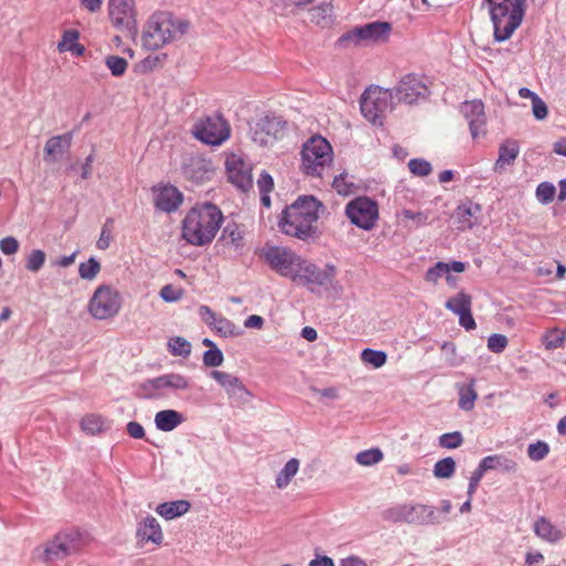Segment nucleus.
Wrapping results in <instances>:
<instances>
[{
    "mask_svg": "<svg viewBox=\"0 0 566 566\" xmlns=\"http://www.w3.org/2000/svg\"><path fill=\"white\" fill-rule=\"evenodd\" d=\"M223 221L219 207L203 202L192 207L182 220L181 235L190 244L205 247L212 242Z\"/></svg>",
    "mask_w": 566,
    "mask_h": 566,
    "instance_id": "1",
    "label": "nucleus"
},
{
    "mask_svg": "<svg viewBox=\"0 0 566 566\" xmlns=\"http://www.w3.org/2000/svg\"><path fill=\"white\" fill-rule=\"evenodd\" d=\"M322 203L313 196L298 197L286 207L279 222L281 231L287 235L306 241L316 234L314 223L317 221Z\"/></svg>",
    "mask_w": 566,
    "mask_h": 566,
    "instance_id": "2",
    "label": "nucleus"
},
{
    "mask_svg": "<svg viewBox=\"0 0 566 566\" xmlns=\"http://www.w3.org/2000/svg\"><path fill=\"white\" fill-rule=\"evenodd\" d=\"M189 23L167 11L151 14L143 33V45L147 50H158L177 41L187 32Z\"/></svg>",
    "mask_w": 566,
    "mask_h": 566,
    "instance_id": "3",
    "label": "nucleus"
},
{
    "mask_svg": "<svg viewBox=\"0 0 566 566\" xmlns=\"http://www.w3.org/2000/svg\"><path fill=\"white\" fill-rule=\"evenodd\" d=\"M336 274L337 269L334 264L328 263L324 268H319L303 259L292 281L318 296L332 291L335 295H338L343 287L336 281Z\"/></svg>",
    "mask_w": 566,
    "mask_h": 566,
    "instance_id": "4",
    "label": "nucleus"
},
{
    "mask_svg": "<svg viewBox=\"0 0 566 566\" xmlns=\"http://www.w3.org/2000/svg\"><path fill=\"white\" fill-rule=\"evenodd\" d=\"M84 545L82 534L76 530L57 533L43 547L35 549V557L45 564L62 560L81 551Z\"/></svg>",
    "mask_w": 566,
    "mask_h": 566,
    "instance_id": "5",
    "label": "nucleus"
},
{
    "mask_svg": "<svg viewBox=\"0 0 566 566\" xmlns=\"http://www.w3.org/2000/svg\"><path fill=\"white\" fill-rule=\"evenodd\" d=\"M302 169L312 177H322L333 161V148L322 136L311 137L302 147Z\"/></svg>",
    "mask_w": 566,
    "mask_h": 566,
    "instance_id": "6",
    "label": "nucleus"
},
{
    "mask_svg": "<svg viewBox=\"0 0 566 566\" xmlns=\"http://www.w3.org/2000/svg\"><path fill=\"white\" fill-rule=\"evenodd\" d=\"M384 521L390 523H407L416 525L439 524V517L434 506L424 504L402 503L395 504L381 512Z\"/></svg>",
    "mask_w": 566,
    "mask_h": 566,
    "instance_id": "7",
    "label": "nucleus"
},
{
    "mask_svg": "<svg viewBox=\"0 0 566 566\" xmlns=\"http://www.w3.org/2000/svg\"><path fill=\"white\" fill-rule=\"evenodd\" d=\"M394 93L391 90L370 86L360 96V112L374 125H381L384 115L392 108Z\"/></svg>",
    "mask_w": 566,
    "mask_h": 566,
    "instance_id": "8",
    "label": "nucleus"
},
{
    "mask_svg": "<svg viewBox=\"0 0 566 566\" xmlns=\"http://www.w3.org/2000/svg\"><path fill=\"white\" fill-rule=\"evenodd\" d=\"M262 255L273 271L290 280H293L303 260L292 249L279 245H266Z\"/></svg>",
    "mask_w": 566,
    "mask_h": 566,
    "instance_id": "9",
    "label": "nucleus"
},
{
    "mask_svg": "<svg viewBox=\"0 0 566 566\" xmlns=\"http://www.w3.org/2000/svg\"><path fill=\"white\" fill-rule=\"evenodd\" d=\"M286 128V122L275 114L266 113L250 126L253 143L268 147L282 138Z\"/></svg>",
    "mask_w": 566,
    "mask_h": 566,
    "instance_id": "10",
    "label": "nucleus"
},
{
    "mask_svg": "<svg viewBox=\"0 0 566 566\" xmlns=\"http://www.w3.org/2000/svg\"><path fill=\"white\" fill-rule=\"evenodd\" d=\"M188 388V378L175 373L146 379L139 386L140 395L145 399H157L171 391L187 390Z\"/></svg>",
    "mask_w": 566,
    "mask_h": 566,
    "instance_id": "11",
    "label": "nucleus"
},
{
    "mask_svg": "<svg viewBox=\"0 0 566 566\" xmlns=\"http://www.w3.org/2000/svg\"><path fill=\"white\" fill-rule=\"evenodd\" d=\"M120 310V296L112 286L99 285L88 302V311L96 319H107Z\"/></svg>",
    "mask_w": 566,
    "mask_h": 566,
    "instance_id": "12",
    "label": "nucleus"
},
{
    "mask_svg": "<svg viewBox=\"0 0 566 566\" xmlns=\"http://www.w3.org/2000/svg\"><path fill=\"white\" fill-rule=\"evenodd\" d=\"M345 213L353 224L368 231L378 219V206L368 197H358L347 203Z\"/></svg>",
    "mask_w": 566,
    "mask_h": 566,
    "instance_id": "13",
    "label": "nucleus"
},
{
    "mask_svg": "<svg viewBox=\"0 0 566 566\" xmlns=\"http://www.w3.org/2000/svg\"><path fill=\"white\" fill-rule=\"evenodd\" d=\"M195 136L207 145H221L230 136L227 120L220 116H207L195 126Z\"/></svg>",
    "mask_w": 566,
    "mask_h": 566,
    "instance_id": "14",
    "label": "nucleus"
},
{
    "mask_svg": "<svg viewBox=\"0 0 566 566\" xmlns=\"http://www.w3.org/2000/svg\"><path fill=\"white\" fill-rule=\"evenodd\" d=\"M394 98L400 103L415 104L419 101L426 99L429 95V90L421 77L415 74L405 75L398 85L391 90Z\"/></svg>",
    "mask_w": 566,
    "mask_h": 566,
    "instance_id": "15",
    "label": "nucleus"
},
{
    "mask_svg": "<svg viewBox=\"0 0 566 566\" xmlns=\"http://www.w3.org/2000/svg\"><path fill=\"white\" fill-rule=\"evenodd\" d=\"M108 14L115 27L129 32L136 31L135 0H108Z\"/></svg>",
    "mask_w": 566,
    "mask_h": 566,
    "instance_id": "16",
    "label": "nucleus"
},
{
    "mask_svg": "<svg viewBox=\"0 0 566 566\" xmlns=\"http://www.w3.org/2000/svg\"><path fill=\"white\" fill-rule=\"evenodd\" d=\"M390 30L391 25L388 22H369L343 34L339 42L342 44L347 42L358 44L360 41H377L388 36Z\"/></svg>",
    "mask_w": 566,
    "mask_h": 566,
    "instance_id": "17",
    "label": "nucleus"
},
{
    "mask_svg": "<svg viewBox=\"0 0 566 566\" xmlns=\"http://www.w3.org/2000/svg\"><path fill=\"white\" fill-rule=\"evenodd\" d=\"M229 181L243 192L253 186L251 166L241 157L231 155L226 160Z\"/></svg>",
    "mask_w": 566,
    "mask_h": 566,
    "instance_id": "18",
    "label": "nucleus"
},
{
    "mask_svg": "<svg viewBox=\"0 0 566 566\" xmlns=\"http://www.w3.org/2000/svg\"><path fill=\"white\" fill-rule=\"evenodd\" d=\"M212 175L211 161L203 157H190L182 165V176L195 185H201L210 180Z\"/></svg>",
    "mask_w": 566,
    "mask_h": 566,
    "instance_id": "19",
    "label": "nucleus"
},
{
    "mask_svg": "<svg viewBox=\"0 0 566 566\" xmlns=\"http://www.w3.org/2000/svg\"><path fill=\"white\" fill-rule=\"evenodd\" d=\"M153 191L155 207L163 212H175L184 201L182 192L172 185L154 187Z\"/></svg>",
    "mask_w": 566,
    "mask_h": 566,
    "instance_id": "20",
    "label": "nucleus"
},
{
    "mask_svg": "<svg viewBox=\"0 0 566 566\" xmlns=\"http://www.w3.org/2000/svg\"><path fill=\"white\" fill-rule=\"evenodd\" d=\"M462 112L469 122L470 132L473 138L485 134L484 105L480 101L464 103Z\"/></svg>",
    "mask_w": 566,
    "mask_h": 566,
    "instance_id": "21",
    "label": "nucleus"
},
{
    "mask_svg": "<svg viewBox=\"0 0 566 566\" xmlns=\"http://www.w3.org/2000/svg\"><path fill=\"white\" fill-rule=\"evenodd\" d=\"M209 376L224 389L230 398L243 399L245 396H250L249 390L240 378L232 374L221 370H211Z\"/></svg>",
    "mask_w": 566,
    "mask_h": 566,
    "instance_id": "22",
    "label": "nucleus"
},
{
    "mask_svg": "<svg viewBox=\"0 0 566 566\" xmlns=\"http://www.w3.org/2000/svg\"><path fill=\"white\" fill-rule=\"evenodd\" d=\"M481 211V206L471 200L459 205L454 211L458 229L461 231L472 229L478 223Z\"/></svg>",
    "mask_w": 566,
    "mask_h": 566,
    "instance_id": "23",
    "label": "nucleus"
},
{
    "mask_svg": "<svg viewBox=\"0 0 566 566\" xmlns=\"http://www.w3.org/2000/svg\"><path fill=\"white\" fill-rule=\"evenodd\" d=\"M73 139L72 133H65L49 138L44 146V160L55 161L70 149Z\"/></svg>",
    "mask_w": 566,
    "mask_h": 566,
    "instance_id": "24",
    "label": "nucleus"
},
{
    "mask_svg": "<svg viewBox=\"0 0 566 566\" xmlns=\"http://www.w3.org/2000/svg\"><path fill=\"white\" fill-rule=\"evenodd\" d=\"M137 537L140 541L151 542L154 544H160L164 535L158 521L151 516H146L137 527Z\"/></svg>",
    "mask_w": 566,
    "mask_h": 566,
    "instance_id": "25",
    "label": "nucleus"
},
{
    "mask_svg": "<svg viewBox=\"0 0 566 566\" xmlns=\"http://www.w3.org/2000/svg\"><path fill=\"white\" fill-rule=\"evenodd\" d=\"M154 421L158 430L169 432L179 427L185 421V417L177 410L165 409L155 415Z\"/></svg>",
    "mask_w": 566,
    "mask_h": 566,
    "instance_id": "26",
    "label": "nucleus"
},
{
    "mask_svg": "<svg viewBox=\"0 0 566 566\" xmlns=\"http://www.w3.org/2000/svg\"><path fill=\"white\" fill-rule=\"evenodd\" d=\"M533 530L536 536L548 543H556L563 537V532L544 516L534 522Z\"/></svg>",
    "mask_w": 566,
    "mask_h": 566,
    "instance_id": "27",
    "label": "nucleus"
},
{
    "mask_svg": "<svg viewBox=\"0 0 566 566\" xmlns=\"http://www.w3.org/2000/svg\"><path fill=\"white\" fill-rule=\"evenodd\" d=\"M480 464L486 472L491 470H501L503 472L511 473L517 470V463L504 454L488 455L480 461Z\"/></svg>",
    "mask_w": 566,
    "mask_h": 566,
    "instance_id": "28",
    "label": "nucleus"
},
{
    "mask_svg": "<svg viewBox=\"0 0 566 566\" xmlns=\"http://www.w3.org/2000/svg\"><path fill=\"white\" fill-rule=\"evenodd\" d=\"M190 503L186 500L165 502L156 507V513L169 521L186 514L190 510Z\"/></svg>",
    "mask_w": 566,
    "mask_h": 566,
    "instance_id": "29",
    "label": "nucleus"
},
{
    "mask_svg": "<svg viewBox=\"0 0 566 566\" xmlns=\"http://www.w3.org/2000/svg\"><path fill=\"white\" fill-rule=\"evenodd\" d=\"M520 147L515 140H506L499 148V158L494 165V171H501L504 166L511 165L517 158Z\"/></svg>",
    "mask_w": 566,
    "mask_h": 566,
    "instance_id": "30",
    "label": "nucleus"
},
{
    "mask_svg": "<svg viewBox=\"0 0 566 566\" xmlns=\"http://www.w3.org/2000/svg\"><path fill=\"white\" fill-rule=\"evenodd\" d=\"M300 468V461L295 458L290 459L283 469L277 473L275 484L279 489H285L292 479L296 475Z\"/></svg>",
    "mask_w": 566,
    "mask_h": 566,
    "instance_id": "31",
    "label": "nucleus"
},
{
    "mask_svg": "<svg viewBox=\"0 0 566 566\" xmlns=\"http://www.w3.org/2000/svg\"><path fill=\"white\" fill-rule=\"evenodd\" d=\"M209 326L222 337H235L241 334L240 327L223 316H219L214 322H209Z\"/></svg>",
    "mask_w": 566,
    "mask_h": 566,
    "instance_id": "32",
    "label": "nucleus"
},
{
    "mask_svg": "<svg viewBox=\"0 0 566 566\" xmlns=\"http://www.w3.org/2000/svg\"><path fill=\"white\" fill-rule=\"evenodd\" d=\"M478 394L474 389V380L472 379L469 385L459 387V408L464 411H470L474 407Z\"/></svg>",
    "mask_w": 566,
    "mask_h": 566,
    "instance_id": "33",
    "label": "nucleus"
},
{
    "mask_svg": "<svg viewBox=\"0 0 566 566\" xmlns=\"http://www.w3.org/2000/svg\"><path fill=\"white\" fill-rule=\"evenodd\" d=\"M311 20L317 25L326 27L332 22L333 7L328 2H323L311 9Z\"/></svg>",
    "mask_w": 566,
    "mask_h": 566,
    "instance_id": "34",
    "label": "nucleus"
},
{
    "mask_svg": "<svg viewBox=\"0 0 566 566\" xmlns=\"http://www.w3.org/2000/svg\"><path fill=\"white\" fill-rule=\"evenodd\" d=\"M221 240L226 244H230L235 249H239L242 247L243 233L237 223H228L222 230Z\"/></svg>",
    "mask_w": 566,
    "mask_h": 566,
    "instance_id": "35",
    "label": "nucleus"
},
{
    "mask_svg": "<svg viewBox=\"0 0 566 566\" xmlns=\"http://www.w3.org/2000/svg\"><path fill=\"white\" fill-rule=\"evenodd\" d=\"M446 307L455 315L463 314L471 308V297L468 294L460 292L447 301Z\"/></svg>",
    "mask_w": 566,
    "mask_h": 566,
    "instance_id": "36",
    "label": "nucleus"
},
{
    "mask_svg": "<svg viewBox=\"0 0 566 566\" xmlns=\"http://www.w3.org/2000/svg\"><path fill=\"white\" fill-rule=\"evenodd\" d=\"M360 359L366 365H370L374 368H380L387 361V354L384 350L365 348L360 353Z\"/></svg>",
    "mask_w": 566,
    "mask_h": 566,
    "instance_id": "37",
    "label": "nucleus"
},
{
    "mask_svg": "<svg viewBox=\"0 0 566 566\" xmlns=\"http://www.w3.org/2000/svg\"><path fill=\"white\" fill-rule=\"evenodd\" d=\"M168 350L174 356L188 357L191 354V344L186 338L176 336L167 343Z\"/></svg>",
    "mask_w": 566,
    "mask_h": 566,
    "instance_id": "38",
    "label": "nucleus"
},
{
    "mask_svg": "<svg viewBox=\"0 0 566 566\" xmlns=\"http://www.w3.org/2000/svg\"><path fill=\"white\" fill-rule=\"evenodd\" d=\"M566 339V332L557 328L548 331L543 336V344L546 349L554 350L563 347Z\"/></svg>",
    "mask_w": 566,
    "mask_h": 566,
    "instance_id": "39",
    "label": "nucleus"
},
{
    "mask_svg": "<svg viewBox=\"0 0 566 566\" xmlns=\"http://www.w3.org/2000/svg\"><path fill=\"white\" fill-rule=\"evenodd\" d=\"M455 461L451 457L443 458L436 462L433 474L438 479H449L454 474Z\"/></svg>",
    "mask_w": 566,
    "mask_h": 566,
    "instance_id": "40",
    "label": "nucleus"
},
{
    "mask_svg": "<svg viewBox=\"0 0 566 566\" xmlns=\"http://www.w3.org/2000/svg\"><path fill=\"white\" fill-rule=\"evenodd\" d=\"M101 271V263L94 256H91L86 262L78 265V275L83 280H94Z\"/></svg>",
    "mask_w": 566,
    "mask_h": 566,
    "instance_id": "41",
    "label": "nucleus"
},
{
    "mask_svg": "<svg viewBox=\"0 0 566 566\" xmlns=\"http://www.w3.org/2000/svg\"><path fill=\"white\" fill-rule=\"evenodd\" d=\"M384 454L380 449L371 448L368 450L360 451L356 454V461L360 465L370 467L380 462Z\"/></svg>",
    "mask_w": 566,
    "mask_h": 566,
    "instance_id": "42",
    "label": "nucleus"
},
{
    "mask_svg": "<svg viewBox=\"0 0 566 566\" xmlns=\"http://www.w3.org/2000/svg\"><path fill=\"white\" fill-rule=\"evenodd\" d=\"M551 451L547 442L538 440L535 443H530L526 450L527 457L535 462L544 460Z\"/></svg>",
    "mask_w": 566,
    "mask_h": 566,
    "instance_id": "43",
    "label": "nucleus"
},
{
    "mask_svg": "<svg viewBox=\"0 0 566 566\" xmlns=\"http://www.w3.org/2000/svg\"><path fill=\"white\" fill-rule=\"evenodd\" d=\"M105 64L113 76H122L126 72L128 66L127 61L118 55L106 56Z\"/></svg>",
    "mask_w": 566,
    "mask_h": 566,
    "instance_id": "44",
    "label": "nucleus"
},
{
    "mask_svg": "<svg viewBox=\"0 0 566 566\" xmlns=\"http://www.w3.org/2000/svg\"><path fill=\"white\" fill-rule=\"evenodd\" d=\"M45 259H46V255H45L44 251H42L40 249L32 250L31 253L27 258V263H25L27 270H29L30 272H33V273L39 272L42 269V266L44 265Z\"/></svg>",
    "mask_w": 566,
    "mask_h": 566,
    "instance_id": "45",
    "label": "nucleus"
},
{
    "mask_svg": "<svg viewBox=\"0 0 566 566\" xmlns=\"http://www.w3.org/2000/svg\"><path fill=\"white\" fill-rule=\"evenodd\" d=\"M408 168L415 176L427 177L432 171V166L429 161L422 158H413L408 163Z\"/></svg>",
    "mask_w": 566,
    "mask_h": 566,
    "instance_id": "46",
    "label": "nucleus"
},
{
    "mask_svg": "<svg viewBox=\"0 0 566 566\" xmlns=\"http://www.w3.org/2000/svg\"><path fill=\"white\" fill-rule=\"evenodd\" d=\"M403 219L410 220L415 228L422 227L427 224L429 219V212L426 211H412L410 209H403L399 213Z\"/></svg>",
    "mask_w": 566,
    "mask_h": 566,
    "instance_id": "47",
    "label": "nucleus"
},
{
    "mask_svg": "<svg viewBox=\"0 0 566 566\" xmlns=\"http://www.w3.org/2000/svg\"><path fill=\"white\" fill-rule=\"evenodd\" d=\"M463 443V437L461 432L453 431L443 433L439 437V444L444 449H457Z\"/></svg>",
    "mask_w": 566,
    "mask_h": 566,
    "instance_id": "48",
    "label": "nucleus"
},
{
    "mask_svg": "<svg viewBox=\"0 0 566 566\" xmlns=\"http://www.w3.org/2000/svg\"><path fill=\"white\" fill-rule=\"evenodd\" d=\"M103 424V419L96 415H88L81 421L82 429L90 434H95L102 431Z\"/></svg>",
    "mask_w": 566,
    "mask_h": 566,
    "instance_id": "49",
    "label": "nucleus"
},
{
    "mask_svg": "<svg viewBox=\"0 0 566 566\" xmlns=\"http://www.w3.org/2000/svg\"><path fill=\"white\" fill-rule=\"evenodd\" d=\"M447 275V280H450L449 269L446 262L439 261L433 266L429 268L426 273V280L428 282L436 283L440 277Z\"/></svg>",
    "mask_w": 566,
    "mask_h": 566,
    "instance_id": "50",
    "label": "nucleus"
},
{
    "mask_svg": "<svg viewBox=\"0 0 566 566\" xmlns=\"http://www.w3.org/2000/svg\"><path fill=\"white\" fill-rule=\"evenodd\" d=\"M223 353L219 348H209L202 356V361L206 367H219L223 364Z\"/></svg>",
    "mask_w": 566,
    "mask_h": 566,
    "instance_id": "51",
    "label": "nucleus"
},
{
    "mask_svg": "<svg viewBox=\"0 0 566 566\" xmlns=\"http://www.w3.org/2000/svg\"><path fill=\"white\" fill-rule=\"evenodd\" d=\"M507 337L502 334H492L488 338V348L490 352L500 354L504 352L507 346Z\"/></svg>",
    "mask_w": 566,
    "mask_h": 566,
    "instance_id": "52",
    "label": "nucleus"
},
{
    "mask_svg": "<svg viewBox=\"0 0 566 566\" xmlns=\"http://www.w3.org/2000/svg\"><path fill=\"white\" fill-rule=\"evenodd\" d=\"M556 193V189L554 185L549 182H542L536 188V196L538 200L543 203H548L553 201Z\"/></svg>",
    "mask_w": 566,
    "mask_h": 566,
    "instance_id": "53",
    "label": "nucleus"
},
{
    "mask_svg": "<svg viewBox=\"0 0 566 566\" xmlns=\"http://www.w3.org/2000/svg\"><path fill=\"white\" fill-rule=\"evenodd\" d=\"M441 352L444 356L446 361L450 366H458L460 360L457 358V347L452 342H444L441 345Z\"/></svg>",
    "mask_w": 566,
    "mask_h": 566,
    "instance_id": "54",
    "label": "nucleus"
},
{
    "mask_svg": "<svg viewBox=\"0 0 566 566\" xmlns=\"http://www.w3.org/2000/svg\"><path fill=\"white\" fill-rule=\"evenodd\" d=\"M353 184L346 181V175L340 174L334 177L333 188L337 191V193L342 196H347L353 191Z\"/></svg>",
    "mask_w": 566,
    "mask_h": 566,
    "instance_id": "55",
    "label": "nucleus"
},
{
    "mask_svg": "<svg viewBox=\"0 0 566 566\" xmlns=\"http://www.w3.org/2000/svg\"><path fill=\"white\" fill-rule=\"evenodd\" d=\"M485 473L486 471L482 469V465L479 463L478 468L473 471L469 481L467 493L470 499L473 497V494L475 493L476 488Z\"/></svg>",
    "mask_w": 566,
    "mask_h": 566,
    "instance_id": "56",
    "label": "nucleus"
},
{
    "mask_svg": "<svg viewBox=\"0 0 566 566\" xmlns=\"http://www.w3.org/2000/svg\"><path fill=\"white\" fill-rule=\"evenodd\" d=\"M20 243L14 237H6L0 240V251L6 255L15 254L19 250Z\"/></svg>",
    "mask_w": 566,
    "mask_h": 566,
    "instance_id": "57",
    "label": "nucleus"
},
{
    "mask_svg": "<svg viewBox=\"0 0 566 566\" xmlns=\"http://www.w3.org/2000/svg\"><path fill=\"white\" fill-rule=\"evenodd\" d=\"M159 295L165 302L171 303V302H177L181 298L182 291L180 289L174 287L170 284H167L161 287Z\"/></svg>",
    "mask_w": 566,
    "mask_h": 566,
    "instance_id": "58",
    "label": "nucleus"
},
{
    "mask_svg": "<svg viewBox=\"0 0 566 566\" xmlns=\"http://www.w3.org/2000/svg\"><path fill=\"white\" fill-rule=\"evenodd\" d=\"M78 39V32L75 30H66L62 35V40L57 43L60 52L69 51L70 45H73Z\"/></svg>",
    "mask_w": 566,
    "mask_h": 566,
    "instance_id": "59",
    "label": "nucleus"
},
{
    "mask_svg": "<svg viewBox=\"0 0 566 566\" xmlns=\"http://www.w3.org/2000/svg\"><path fill=\"white\" fill-rule=\"evenodd\" d=\"M532 112L537 120H542L547 117V105L539 96L534 97V101H532Z\"/></svg>",
    "mask_w": 566,
    "mask_h": 566,
    "instance_id": "60",
    "label": "nucleus"
},
{
    "mask_svg": "<svg viewBox=\"0 0 566 566\" xmlns=\"http://www.w3.org/2000/svg\"><path fill=\"white\" fill-rule=\"evenodd\" d=\"M260 192H271L274 186L273 178L266 171H262L258 181Z\"/></svg>",
    "mask_w": 566,
    "mask_h": 566,
    "instance_id": "61",
    "label": "nucleus"
},
{
    "mask_svg": "<svg viewBox=\"0 0 566 566\" xmlns=\"http://www.w3.org/2000/svg\"><path fill=\"white\" fill-rule=\"evenodd\" d=\"M126 431L129 437L134 439H143L145 437V430L139 422L130 421L126 426Z\"/></svg>",
    "mask_w": 566,
    "mask_h": 566,
    "instance_id": "62",
    "label": "nucleus"
},
{
    "mask_svg": "<svg viewBox=\"0 0 566 566\" xmlns=\"http://www.w3.org/2000/svg\"><path fill=\"white\" fill-rule=\"evenodd\" d=\"M111 222V220H108L104 227L102 228V232H101V235H99V239L97 240V248L99 250H105L109 247V242H111V230L107 226V223Z\"/></svg>",
    "mask_w": 566,
    "mask_h": 566,
    "instance_id": "63",
    "label": "nucleus"
},
{
    "mask_svg": "<svg viewBox=\"0 0 566 566\" xmlns=\"http://www.w3.org/2000/svg\"><path fill=\"white\" fill-rule=\"evenodd\" d=\"M459 323L467 331H471L475 328V321L472 316L471 310L464 312L463 314H459Z\"/></svg>",
    "mask_w": 566,
    "mask_h": 566,
    "instance_id": "64",
    "label": "nucleus"
}]
</instances>
